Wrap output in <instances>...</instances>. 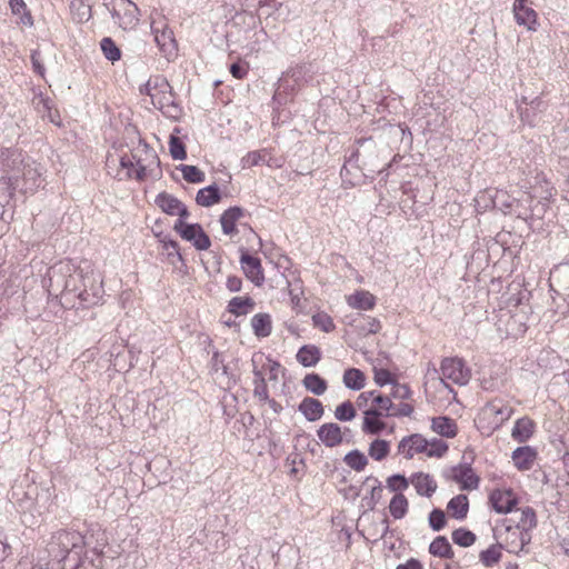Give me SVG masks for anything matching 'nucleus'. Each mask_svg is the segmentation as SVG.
I'll list each match as a JSON object with an SVG mask.
<instances>
[{
  "mask_svg": "<svg viewBox=\"0 0 569 569\" xmlns=\"http://www.w3.org/2000/svg\"><path fill=\"white\" fill-rule=\"evenodd\" d=\"M0 172L10 188L24 194H33L44 182L40 163L9 148L0 149Z\"/></svg>",
  "mask_w": 569,
  "mask_h": 569,
  "instance_id": "f257e3e1",
  "label": "nucleus"
},
{
  "mask_svg": "<svg viewBox=\"0 0 569 569\" xmlns=\"http://www.w3.org/2000/svg\"><path fill=\"white\" fill-rule=\"evenodd\" d=\"M87 272L76 268L70 261H61L49 270V292L60 296L66 307H76Z\"/></svg>",
  "mask_w": 569,
  "mask_h": 569,
  "instance_id": "f03ea898",
  "label": "nucleus"
},
{
  "mask_svg": "<svg viewBox=\"0 0 569 569\" xmlns=\"http://www.w3.org/2000/svg\"><path fill=\"white\" fill-rule=\"evenodd\" d=\"M359 148L351 153L340 171L343 184L349 187L358 186L369 174L373 176L381 171L372 159H368V156L373 154L376 151L373 141L371 139H363L359 141Z\"/></svg>",
  "mask_w": 569,
  "mask_h": 569,
  "instance_id": "7ed1b4c3",
  "label": "nucleus"
},
{
  "mask_svg": "<svg viewBox=\"0 0 569 569\" xmlns=\"http://www.w3.org/2000/svg\"><path fill=\"white\" fill-rule=\"evenodd\" d=\"M120 166L126 169L127 178L143 180L161 176L160 160L157 152L147 144H139L130 154L120 158Z\"/></svg>",
  "mask_w": 569,
  "mask_h": 569,
  "instance_id": "20e7f679",
  "label": "nucleus"
},
{
  "mask_svg": "<svg viewBox=\"0 0 569 569\" xmlns=\"http://www.w3.org/2000/svg\"><path fill=\"white\" fill-rule=\"evenodd\" d=\"M140 92L148 94L154 108L159 109L167 118L178 120L182 116V108L176 101L172 88L164 77H151Z\"/></svg>",
  "mask_w": 569,
  "mask_h": 569,
  "instance_id": "39448f33",
  "label": "nucleus"
},
{
  "mask_svg": "<svg viewBox=\"0 0 569 569\" xmlns=\"http://www.w3.org/2000/svg\"><path fill=\"white\" fill-rule=\"evenodd\" d=\"M84 537L77 530L60 529L52 533L48 543V553L58 563L64 561L69 555L76 556L74 567L81 562L84 553Z\"/></svg>",
  "mask_w": 569,
  "mask_h": 569,
  "instance_id": "423d86ee",
  "label": "nucleus"
},
{
  "mask_svg": "<svg viewBox=\"0 0 569 569\" xmlns=\"http://www.w3.org/2000/svg\"><path fill=\"white\" fill-rule=\"evenodd\" d=\"M513 408L500 399L486 403L478 413L477 421L481 428L495 430L503 425L513 415Z\"/></svg>",
  "mask_w": 569,
  "mask_h": 569,
  "instance_id": "0eeeda50",
  "label": "nucleus"
},
{
  "mask_svg": "<svg viewBox=\"0 0 569 569\" xmlns=\"http://www.w3.org/2000/svg\"><path fill=\"white\" fill-rule=\"evenodd\" d=\"M103 296V280L100 272L94 270L87 271L81 291L78 292V305L83 308L97 306L102 301Z\"/></svg>",
  "mask_w": 569,
  "mask_h": 569,
  "instance_id": "6e6552de",
  "label": "nucleus"
},
{
  "mask_svg": "<svg viewBox=\"0 0 569 569\" xmlns=\"http://www.w3.org/2000/svg\"><path fill=\"white\" fill-rule=\"evenodd\" d=\"M114 23L123 30H132L139 22V9L131 0H111Z\"/></svg>",
  "mask_w": 569,
  "mask_h": 569,
  "instance_id": "1a4fd4ad",
  "label": "nucleus"
},
{
  "mask_svg": "<svg viewBox=\"0 0 569 569\" xmlns=\"http://www.w3.org/2000/svg\"><path fill=\"white\" fill-rule=\"evenodd\" d=\"M440 381L446 388H449L446 382L447 380L459 386H465L470 380V370L460 358L443 359L440 366Z\"/></svg>",
  "mask_w": 569,
  "mask_h": 569,
  "instance_id": "9d476101",
  "label": "nucleus"
},
{
  "mask_svg": "<svg viewBox=\"0 0 569 569\" xmlns=\"http://www.w3.org/2000/svg\"><path fill=\"white\" fill-rule=\"evenodd\" d=\"M173 229L182 239L191 242L197 250H207L211 246L210 238L199 223H186L182 219H178Z\"/></svg>",
  "mask_w": 569,
  "mask_h": 569,
  "instance_id": "9b49d317",
  "label": "nucleus"
},
{
  "mask_svg": "<svg viewBox=\"0 0 569 569\" xmlns=\"http://www.w3.org/2000/svg\"><path fill=\"white\" fill-rule=\"evenodd\" d=\"M315 70L310 63L298 64L287 70L280 78V87L295 91L312 81Z\"/></svg>",
  "mask_w": 569,
  "mask_h": 569,
  "instance_id": "f8f14e48",
  "label": "nucleus"
},
{
  "mask_svg": "<svg viewBox=\"0 0 569 569\" xmlns=\"http://www.w3.org/2000/svg\"><path fill=\"white\" fill-rule=\"evenodd\" d=\"M428 440L420 433L403 437L398 443V453L406 459L413 458L417 453H426Z\"/></svg>",
  "mask_w": 569,
  "mask_h": 569,
  "instance_id": "ddd939ff",
  "label": "nucleus"
},
{
  "mask_svg": "<svg viewBox=\"0 0 569 569\" xmlns=\"http://www.w3.org/2000/svg\"><path fill=\"white\" fill-rule=\"evenodd\" d=\"M531 541V533L517 527L508 526L506 528L505 546L510 553L519 555Z\"/></svg>",
  "mask_w": 569,
  "mask_h": 569,
  "instance_id": "4468645a",
  "label": "nucleus"
},
{
  "mask_svg": "<svg viewBox=\"0 0 569 569\" xmlns=\"http://www.w3.org/2000/svg\"><path fill=\"white\" fill-rule=\"evenodd\" d=\"M240 263L248 280L257 287H261L264 282V274L260 259L243 252L240 258Z\"/></svg>",
  "mask_w": 569,
  "mask_h": 569,
  "instance_id": "2eb2a0df",
  "label": "nucleus"
},
{
  "mask_svg": "<svg viewBox=\"0 0 569 569\" xmlns=\"http://www.w3.org/2000/svg\"><path fill=\"white\" fill-rule=\"evenodd\" d=\"M156 204L167 214L179 216V219L184 220L189 216L187 207L174 196L161 192L156 197Z\"/></svg>",
  "mask_w": 569,
  "mask_h": 569,
  "instance_id": "dca6fc26",
  "label": "nucleus"
},
{
  "mask_svg": "<svg viewBox=\"0 0 569 569\" xmlns=\"http://www.w3.org/2000/svg\"><path fill=\"white\" fill-rule=\"evenodd\" d=\"M528 0H515L512 11L516 22L519 26H525L529 31H536L538 27L537 12L527 6Z\"/></svg>",
  "mask_w": 569,
  "mask_h": 569,
  "instance_id": "f3484780",
  "label": "nucleus"
},
{
  "mask_svg": "<svg viewBox=\"0 0 569 569\" xmlns=\"http://www.w3.org/2000/svg\"><path fill=\"white\" fill-rule=\"evenodd\" d=\"M317 436L320 442L328 447H338L343 442V432L341 427L335 422H327L319 427Z\"/></svg>",
  "mask_w": 569,
  "mask_h": 569,
  "instance_id": "a211bd4d",
  "label": "nucleus"
},
{
  "mask_svg": "<svg viewBox=\"0 0 569 569\" xmlns=\"http://www.w3.org/2000/svg\"><path fill=\"white\" fill-rule=\"evenodd\" d=\"M452 479L458 482L462 490H472L478 488L479 478L468 463H460L451 470Z\"/></svg>",
  "mask_w": 569,
  "mask_h": 569,
  "instance_id": "6ab92c4d",
  "label": "nucleus"
},
{
  "mask_svg": "<svg viewBox=\"0 0 569 569\" xmlns=\"http://www.w3.org/2000/svg\"><path fill=\"white\" fill-rule=\"evenodd\" d=\"M489 501L498 513H508L517 505V498L511 490H493L490 493Z\"/></svg>",
  "mask_w": 569,
  "mask_h": 569,
  "instance_id": "aec40b11",
  "label": "nucleus"
},
{
  "mask_svg": "<svg viewBox=\"0 0 569 569\" xmlns=\"http://www.w3.org/2000/svg\"><path fill=\"white\" fill-rule=\"evenodd\" d=\"M152 31L154 34V41L158 44L160 51L167 59L176 56V40L173 38V32L168 28L159 29L154 24H152Z\"/></svg>",
  "mask_w": 569,
  "mask_h": 569,
  "instance_id": "412c9836",
  "label": "nucleus"
},
{
  "mask_svg": "<svg viewBox=\"0 0 569 569\" xmlns=\"http://www.w3.org/2000/svg\"><path fill=\"white\" fill-rule=\"evenodd\" d=\"M511 459L519 471L530 470L537 459V450L530 446L518 447L512 451Z\"/></svg>",
  "mask_w": 569,
  "mask_h": 569,
  "instance_id": "4be33fe9",
  "label": "nucleus"
},
{
  "mask_svg": "<svg viewBox=\"0 0 569 569\" xmlns=\"http://www.w3.org/2000/svg\"><path fill=\"white\" fill-rule=\"evenodd\" d=\"M363 486L369 488V495L362 498V505L368 510H373L382 497V485L378 478L369 476L365 479Z\"/></svg>",
  "mask_w": 569,
  "mask_h": 569,
  "instance_id": "5701e85b",
  "label": "nucleus"
},
{
  "mask_svg": "<svg viewBox=\"0 0 569 569\" xmlns=\"http://www.w3.org/2000/svg\"><path fill=\"white\" fill-rule=\"evenodd\" d=\"M490 200L495 208L500 209L505 213H516L518 217L522 216V211L518 210V201L502 190H496Z\"/></svg>",
  "mask_w": 569,
  "mask_h": 569,
  "instance_id": "b1692460",
  "label": "nucleus"
},
{
  "mask_svg": "<svg viewBox=\"0 0 569 569\" xmlns=\"http://www.w3.org/2000/svg\"><path fill=\"white\" fill-rule=\"evenodd\" d=\"M298 410L303 415L308 421H317L322 418L325 408L316 398L306 397L298 406Z\"/></svg>",
  "mask_w": 569,
  "mask_h": 569,
  "instance_id": "393cba45",
  "label": "nucleus"
},
{
  "mask_svg": "<svg viewBox=\"0 0 569 569\" xmlns=\"http://www.w3.org/2000/svg\"><path fill=\"white\" fill-rule=\"evenodd\" d=\"M533 430L535 422L528 417H522L515 422L511 430V437L518 442H526L533 435Z\"/></svg>",
  "mask_w": 569,
  "mask_h": 569,
  "instance_id": "a878e982",
  "label": "nucleus"
},
{
  "mask_svg": "<svg viewBox=\"0 0 569 569\" xmlns=\"http://www.w3.org/2000/svg\"><path fill=\"white\" fill-rule=\"evenodd\" d=\"M411 483L420 496L431 497L437 489V482L430 475L422 472L413 475Z\"/></svg>",
  "mask_w": 569,
  "mask_h": 569,
  "instance_id": "bb28decb",
  "label": "nucleus"
},
{
  "mask_svg": "<svg viewBox=\"0 0 569 569\" xmlns=\"http://www.w3.org/2000/svg\"><path fill=\"white\" fill-rule=\"evenodd\" d=\"M347 303L353 309L371 310L376 305V298L369 291L359 290L347 297Z\"/></svg>",
  "mask_w": 569,
  "mask_h": 569,
  "instance_id": "cd10ccee",
  "label": "nucleus"
},
{
  "mask_svg": "<svg viewBox=\"0 0 569 569\" xmlns=\"http://www.w3.org/2000/svg\"><path fill=\"white\" fill-rule=\"evenodd\" d=\"M431 429L440 435L441 437L446 438H453L456 437L458 432L457 423L453 419L440 416L437 418H433L431 421Z\"/></svg>",
  "mask_w": 569,
  "mask_h": 569,
  "instance_id": "c85d7f7f",
  "label": "nucleus"
},
{
  "mask_svg": "<svg viewBox=\"0 0 569 569\" xmlns=\"http://www.w3.org/2000/svg\"><path fill=\"white\" fill-rule=\"evenodd\" d=\"M553 194L555 188L552 183L543 174H538L536 177V182L532 186V194L530 198L549 201Z\"/></svg>",
  "mask_w": 569,
  "mask_h": 569,
  "instance_id": "c756f323",
  "label": "nucleus"
},
{
  "mask_svg": "<svg viewBox=\"0 0 569 569\" xmlns=\"http://www.w3.org/2000/svg\"><path fill=\"white\" fill-rule=\"evenodd\" d=\"M243 217V209L240 207H230L220 217L223 233L232 234L237 231L236 222Z\"/></svg>",
  "mask_w": 569,
  "mask_h": 569,
  "instance_id": "7c9ffc66",
  "label": "nucleus"
},
{
  "mask_svg": "<svg viewBox=\"0 0 569 569\" xmlns=\"http://www.w3.org/2000/svg\"><path fill=\"white\" fill-rule=\"evenodd\" d=\"M297 361L303 367H313L321 359V351L315 345H305L297 352Z\"/></svg>",
  "mask_w": 569,
  "mask_h": 569,
  "instance_id": "2f4dec72",
  "label": "nucleus"
},
{
  "mask_svg": "<svg viewBox=\"0 0 569 569\" xmlns=\"http://www.w3.org/2000/svg\"><path fill=\"white\" fill-rule=\"evenodd\" d=\"M221 199L220 190L217 184H211L200 189L196 196V202L202 207H211Z\"/></svg>",
  "mask_w": 569,
  "mask_h": 569,
  "instance_id": "473e14b6",
  "label": "nucleus"
},
{
  "mask_svg": "<svg viewBox=\"0 0 569 569\" xmlns=\"http://www.w3.org/2000/svg\"><path fill=\"white\" fill-rule=\"evenodd\" d=\"M447 509L451 517L462 520L467 517L469 510V501L466 495H458L450 499Z\"/></svg>",
  "mask_w": 569,
  "mask_h": 569,
  "instance_id": "72a5a7b5",
  "label": "nucleus"
},
{
  "mask_svg": "<svg viewBox=\"0 0 569 569\" xmlns=\"http://www.w3.org/2000/svg\"><path fill=\"white\" fill-rule=\"evenodd\" d=\"M251 326L257 337H268L272 330L271 317L268 313H257L251 319Z\"/></svg>",
  "mask_w": 569,
  "mask_h": 569,
  "instance_id": "f704fd0d",
  "label": "nucleus"
},
{
  "mask_svg": "<svg viewBox=\"0 0 569 569\" xmlns=\"http://www.w3.org/2000/svg\"><path fill=\"white\" fill-rule=\"evenodd\" d=\"M429 552L435 557L445 559L453 558V551L448 539L443 536H438L429 546Z\"/></svg>",
  "mask_w": 569,
  "mask_h": 569,
  "instance_id": "c9c22d12",
  "label": "nucleus"
},
{
  "mask_svg": "<svg viewBox=\"0 0 569 569\" xmlns=\"http://www.w3.org/2000/svg\"><path fill=\"white\" fill-rule=\"evenodd\" d=\"M302 386L306 388V390L316 396L323 395L328 388L327 381L318 373L313 372L305 376L302 379Z\"/></svg>",
  "mask_w": 569,
  "mask_h": 569,
  "instance_id": "e433bc0d",
  "label": "nucleus"
},
{
  "mask_svg": "<svg viewBox=\"0 0 569 569\" xmlns=\"http://www.w3.org/2000/svg\"><path fill=\"white\" fill-rule=\"evenodd\" d=\"M343 383L351 390H361L366 385V377L363 372L356 368L347 369L343 372Z\"/></svg>",
  "mask_w": 569,
  "mask_h": 569,
  "instance_id": "4c0bfd02",
  "label": "nucleus"
},
{
  "mask_svg": "<svg viewBox=\"0 0 569 569\" xmlns=\"http://www.w3.org/2000/svg\"><path fill=\"white\" fill-rule=\"evenodd\" d=\"M548 202L549 201L537 199L536 204L532 206L530 209V213L522 212V216L520 218H523L525 220L529 221L532 228H539L540 226L537 223V221L543 219L548 208Z\"/></svg>",
  "mask_w": 569,
  "mask_h": 569,
  "instance_id": "58836bf2",
  "label": "nucleus"
},
{
  "mask_svg": "<svg viewBox=\"0 0 569 569\" xmlns=\"http://www.w3.org/2000/svg\"><path fill=\"white\" fill-rule=\"evenodd\" d=\"M408 499L401 493H396L389 503L390 515L395 519H402L408 512Z\"/></svg>",
  "mask_w": 569,
  "mask_h": 569,
  "instance_id": "ea45409f",
  "label": "nucleus"
},
{
  "mask_svg": "<svg viewBox=\"0 0 569 569\" xmlns=\"http://www.w3.org/2000/svg\"><path fill=\"white\" fill-rule=\"evenodd\" d=\"M254 306L249 297H234L229 301L228 310L236 316L247 315Z\"/></svg>",
  "mask_w": 569,
  "mask_h": 569,
  "instance_id": "a19ab883",
  "label": "nucleus"
},
{
  "mask_svg": "<svg viewBox=\"0 0 569 569\" xmlns=\"http://www.w3.org/2000/svg\"><path fill=\"white\" fill-rule=\"evenodd\" d=\"M345 463L355 471H362L368 465V458L358 449L351 450L343 458Z\"/></svg>",
  "mask_w": 569,
  "mask_h": 569,
  "instance_id": "79ce46f5",
  "label": "nucleus"
},
{
  "mask_svg": "<svg viewBox=\"0 0 569 569\" xmlns=\"http://www.w3.org/2000/svg\"><path fill=\"white\" fill-rule=\"evenodd\" d=\"M253 396L260 401L269 400V392L266 379L260 370L253 369Z\"/></svg>",
  "mask_w": 569,
  "mask_h": 569,
  "instance_id": "37998d69",
  "label": "nucleus"
},
{
  "mask_svg": "<svg viewBox=\"0 0 569 569\" xmlns=\"http://www.w3.org/2000/svg\"><path fill=\"white\" fill-rule=\"evenodd\" d=\"M520 511L521 517L515 527L530 533V531L537 527L536 511L531 507H525L520 509Z\"/></svg>",
  "mask_w": 569,
  "mask_h": 569,
  "instance_id": "c03bdc74",
  "label": "nucleus"
},
{
  "mask_svg": "<svg viewBox=\"0 0 569 569\" xmlns=\"http://www.w3.org/2000/svg\"><path fill=\"white\" fill-rule=\"evenodd\" d=\"M503 546L501 543L492 545L488 549L482 550L479 555V559L486 567H492L498 563L501 559V549Z\"/></svg>",
  "mask_w": 569,
  "mask_h": 569,
  "instance_id": "a18cd8bd",
  "label": "nucleus"
},
{
  "mask_svg": "<svg viewBox=\"0 0 569 569\" xmlns=\"http://www.w3.org/2000/svg\"><path fill=\"white\" fill-rule=\"evenodd\" d=\"M389 452L390 443L383 439L373 440L368 449L369 456L377 461L383 460L389 455Z\"/></svg>",
  "mask_w": 569,
  "mask_h": 569,
  "instance_id": "49530a36",
  "label": "nucleus"
},
{
  "mask_svg": "<svg viewBox=\"0 0 569 569\" xmlns=\"http://www.w3.org/2000/svg\"><path fill=\"white\" fill-rule=\"evenodd\" d=\"M74 20L79 23L88 21L91 18V6L83 1H72L70 4Z\"/></svg>",
  "mask_w": 569,
  "mask_h": 569,
  "instance_id": "de8ad7c7",
  "label": "nucleus"
},
{
  "mask_svg": "<svg viewBox=\"0 0 569 569\" xmlns=\"http://www.w3.org/2000/svg\"><path fill=\"white\" fill-rule=\"evenodd\" d=\"M182 172V177L190 183H200L204 180V172L196 166L180 164L178 168Z\"/></svg>",
  "mask_w": 569,
  "mask_h": 569,
  "instance_id": "09e8293b",
  "label": "nucleus"
},
{
  "mask_svg": "<svg viewBox=\"0 0 569 569\" xmlns=\"http://www.w3.org/2000/svg\"><path fill=\"white\" fill-rule=\"evenodd\" d=\"M452 541L460 547H470L476 541V535L465 528L456 529L451 535Z\"/></svg>",
  "mask_w": 569,
  "mask_h": 569,
  "instance_id": "8fccbe9b",
  "label": "nucleus"
},
{
  "mask_svg": "<svg viewBox=\"0 0 569 569\" xmlns=\"http://www.w3.org/2000/svg\"><path fill=\"white\" fill-rule=\"evenodd\" d=\"M101 50L104 57L111 61H118L121 57V51L111 38H103L100 42Z\"/></svg>",
  "mask_w": 569,
  "mask_h": 569,
  "instance_id": "3c124183",
  "label": "nucleus"
},
{
  "mask_svg": "<svg viewBox=\"0 0 569 569\" xmlns=\"http://www.w3.org/2000/svg\"><path fill=\"white\" fill-rule=\"evenodd\" d=\"M210 366H211V371L219 375L218 378L222 377L224 379H227V381H221V383H226L228 388H230L231 383H230V378L228 376V368L227 366L223 365V361L222 359H220V353L218 351H216L211 358V361H210Z\"/></svg>",
  "mask_w": 569,
  "mask_h": 569,
  "instance_id": "603ef678",
  "label": "nucleus"
},
{
  "mask_svg": "<svg viewBox=\"0 0 569 569\" xmlns=\"http://www.w3.org/2000/svg\"><path fill=\"white\" fill-rule=\"evenodd\" d=\"M381 329V323L377 318L363 317L358 325V332L362 336L375 335Z\"/></svg>",
  "mask_w": 569,
  "mask_h": 569,
  "instance_id": "864d4df0",
  "label": "nucleus"
},
{
  "mask_svg": "<svg viewBox=\"0 0 569 569\" xmlns=\"http://www.w3.org/2000/svg\"><path fill=\"white\" fill-rule=\"evenodd\" d=\"M386 422L381 419L368 418L363 416L361 430L365 435H379L385 430Z\"/></svg>",
  "mask_w": 569,
  "mask_h": 569,
  "instance_id": "5fc2aeb1",
  "label": "nucleus"
},
{
  "mask_svg": "<svg viewBox=\"0 0 569 569\" xmlns=\"http://www.w3.org/2000/svg\"><path fill=\"white\" fill-rule=\"evenodd\" d=\"M356 409L351 401H345L335 410V418L339 421H351L356 417Z\"/></svg>",
  "mask_w": 569,
  "mask_h": 569,
  "instance_id": "6e6d98bb",
  "label": "nucleus"
},
{
  "mask_svg": "<svg viewBox=\"0 0 569 569\" xmlns=\"http://www.w3.org/2000/svg\"><path fill=\"white\" fill-rule=\"evenodd\" d=\"M312 323L323 332H331L335 330L332 318L326 312H317L312 316Z\"/></svg>",
  "mask_w": 569,
  "mask_h": 569,
  "instance_id": "4d7b16f0",
  "label": "nucleus"
},
{
  "mask_svg": "<svg viewBox=\"0 0 569 569\" xmlns=\"http://www.w3.org/2000/svg\"><path fill=\"white\" fill-rule=\"evenodd\" d=\"M543 111L546 110V104L540 98H535L530 103L529 107L526 108L523 111H521V119L529 124H533V116L535 111Z\"/></svg>",
  "mask_w": 569,
  "mask_h": 569,
  "instance_id": "13d9d810",
  "label": "nucleus"
},
{
  "mask_svg": "<svg viewBox=\"0 0 569 569\" xmlns=\"http://www.w3.org/2000/svg\"><path fill=\"white\" fill-rule=\"evenodd\" d=\"M448 445L441 439H432L428 440V449L426 450V455L428 457H442L448 451Z\"/></svg>",
  "mask_w": 569,
  "mask_h": 569,
  "instance_id": "bf43d9fd",
  "label": "nucleus"
},
{
  "mask_svg": "<svg viewBox=\"0 0 569 569\" xmlns=\"http://www.w3.org/2000/svg\"><path fill=\"white\" fill-rule=\"evenodd\" d=\"M169 151L174 160H183L187 158L184 144L178 137L171 136L169 141Z\"/></svg>",
  "mask_w": 569,
  "mask_h": 569,
  "instance_id": "052dcab7",
  "label": "nucleus"
},
{
  "mask_svg": "<svg viewBox=\"0 0 569 569\" xmlns=\"http://www.w3.org/2000/svg\"><path fill=\"white\" fill-rule=\"evenodd\" d=\"M429 526L433 531H440L446 526V515L441 509H433L429 515Z\"/></svg>",
  "mask_w": 569,
  "mask_h": 569,
  "instance_id": "680f3d73",
  "label": "nucleus"
},
{
  "mask_svg": "<svg viewBox=\"0 0 569 569\" xmlns=\"http://www.w3.org/2000/svg\"><path fill=\"white\" fill-rule=\"evenodd\" d=\"M408 486L409 482L402 475H393L387 479V487L395 492L406 490Z\"/></svg>",
  "mask_w": 569,
  "mask_h": 569,
  "instance_id": "e2e57ef3",
  "label": "nucleus"
},
{
  "mask_svg": "<svg viewBox=\"0 0 569 569\" xmlns=\"http://www.w3.org/2000/svg\"><path fill=\"white\" fill-rule=\"evenodd\" d=\"M389 396L391 397V400H407L411 397V390L407 385L395 382L392 383L391 392Z\"/></svg>",
  "mask_w": 569,
  "mask_h": 569,
  "instance_id": "0e129e2a",
  "label": "nucleus"
},
{
  "mask_svg": "<svg viewBox=\"0 0 569 569\" xmlns=\"http://www.w3.org/2000/svg\"><path fill=\"white\" fill-rule=\"evenodd\" d=\"M162 243V248L168 251V257L176 256L180 261H182V256L179 251V244L177 241L163 237L159 240Z\"/></svg>",
  "mask_w": 569,
  "mask_h": 569,
  "instance_id": "69168bd1",
  "label": "nucleus"
},
{
  "mask_svg": "<svg viewBox=\"0 0 569 569\" xmlns=\"http://www.w3.org/2000/svg\"><path fill=\"white\" fill-rule=\"evenodd\" d=\"M413 412V406L407 402H401L392 407L390 417H410Z\"/></svg>",
  "mask_w": 569,
  "mask_h": 569,
  "instance_id": "338daca9",
  "label": "nucleus"
},
{
  "mask_svg": "<svg viewBox=\"0 0 569 569\" xmlns=\"http://www.w3.org/2000/svg\"><path fill=\"white\" fill-rule=\"evenodd\" d=\"M372 405L391 415L393 402L389 395L377 396L376 401Z\"/></svg>",
  "mask_w": 569,
  "mask_h": 569,
  "instance_id": "774afa93",
  "label": "nucleus"
}]
</instances>
